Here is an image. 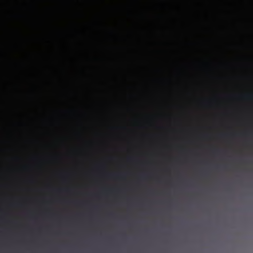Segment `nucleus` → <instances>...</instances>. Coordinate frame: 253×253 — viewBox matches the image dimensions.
<instances>
[{"instance_id":"nucleus-3","label":"nucleus","mask_w":253,"mask_h":253,"mask_svg":"<svg viewBox=\"0 0 253 253\" xmlns=\"http://www.w3.org/2000/svg\"><path fill=\"white\" fill-rule=\"evenodd\" d=\"M48 206H54V205H48ZM90 206H102V205H90ZM147 206H148V205H146Z\"/></svg>"},{"instance_id":"nucleus-5","label":"nucleus","mask_w":253,"mask_h":253,"mask_svg":"<svg viewBox=\"0 0 253 253\" xmlns=\"http://www.w3.org/2000/svg\"><path fill=\"white\" fill-rule=\"evenodd\" d=\"M249 97L251 98V97H252V95H249L248 96Z\"/></svg>"},{"instance_id":"nucleus-4","label":"nucleus","mask_w":253,"mask_h":253,"mask_svg":"<svg viewBox=\"0 0 253 253\" xmlns=\"http://www.w3.org/2000/svg\"><path fill=\"white\" fill-rule=\"evenodd\" d=\"M5 194L4 193H2V194H1V195H2V196H5Z\"/></svg>"},{"instance_id":"nucleus-2","label":"nucleus","mask_w":253,"mask_h":253,"mask_svg":"<svg viewBox=\"0 0 253 253\" xmlns=\"http://www.w3.org/2000/svg\"><path fill=\"white\" fill-rule=\"evenodd\" d=\"M81 195V193L75 192L73 189L70 188H59L53 190L50 193L52 197H57L63 195Z\"/></svg>"},{"instance_id":"nucleus-1","label":"nucleus","mask_w":253,"mask_h":253,"mask_svg":"<svg viewBox=\"0 0 253 253\" xmlns=\"http://www.w3.org/2000/svg\"><path fill=\"white\" fill-rule=\"evenodd\" d=\"M126 193V188H104L98 194L105 196H118Z\"/></svg>"}]
</instances>
